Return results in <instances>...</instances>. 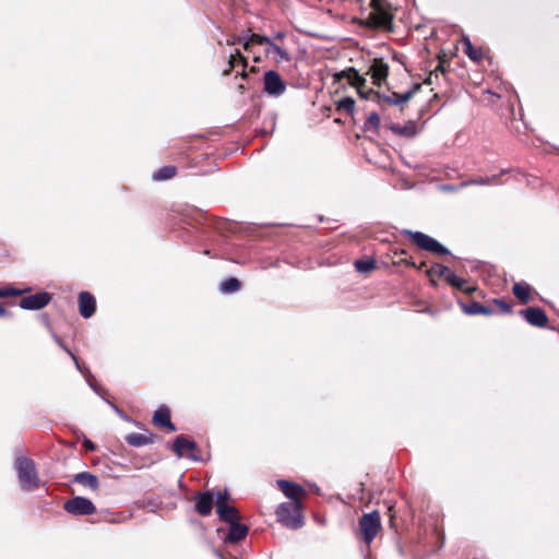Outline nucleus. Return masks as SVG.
I'll return each mask as SVG.
<instances>
[{
    "label": "nucleus",
    "instance_id": "21",
    "mask_svg": "<svg viewBox=\"0 0 559 559\" xmlns=\"http://www.w3.org/2000/svg\"><path fill=\"white\" fill-rule=\"evenodd\" d=\"M461 308L464 313L469 316H477V314H484V316H491L493 313V310L483 306L478 301H473L471 304H461Z\"/></svg>",
    "mask_w": 559,
    "mask_h": 559
},
{
    "label": "nucleus",
    "instance_id": "16",
    "mask_svg": "<svg viewBox=\"0 0 559 559\" xmlns=\"http://www.w3.org/2000/svg\"><path fill=\"white\" fill-rule=\"evenodd\" d=\"M216 507L217 514L222 521H225L229 524L239 521L238 511L227 502L219 501Z\"/></svg>",
    "mask_w": 559,
    "mask_h": 559
},
{
    "label": "nucleus",
    "instance_id": "9",
    "mask_svg": "<svg viewBox=\"0 0 559 559\" xmlns=\"http://www.w3.org/2000/svg\"><path fill=\"white\" fill-rule=\"evenodd\" d=\"M51 297L48 293H37L24 297L20 301V307L27 310H39L47 306Z\"/></svg>",
    "mask_w": 559,
    "mask_h": 559
},
{
    "label": "nucleus",
    "instance_id": "38",
    "mask_svg": "<svg viewBox=\"0 0 559 559\" xmlns=\"http://www.w3.org/2000/svg\"><path fill=\"white\" fill-rule=\"evenodd\" d=\"M493 302L499 307V309L503 312V313H509L511 312V307L509 304H507L506 301L501 300V299H495Z\"/></svg>",
    "mask_w": 559,
    "mask_h": 559
},
{
    "label": "nucleus",
    "instance_id": "28",
    "mask_svg": "<svg viewBox=\"0 0 559 559\" xmlns=\"http://www.w3.org/2000/svg\"><path fill=\"white\" fill-rule=\"evenodd\" d=\"M127 442L133 447H142L151 442V439L142 433H130L126 437Z\"/></svg>",
    "mask_w": 559,
    "mask_h": 559
},
{
    "label": "nucleus",
    "instance_id": "6",
    "mask_svg": "<svg viewBox=\"0 0 559 559\" xmlns=\"http://www.w3.org/2000/svg\"><path fill=\"white\" fill-rule=\"evenodd\" d=\"M264 91L270 96L278 97L285 90L286 84L280 76V74L273 70L264 73Z\"/></svg>",
    "mask_w": 559,
    "mask_h": 559
},
{
    "label": "nucleus",
    "instance_id": "13",
    "mask_svg": "<svg viewBox=\"0 0 559 559\" xmlns=\"http://www.w3.org/2000/svg\"><path fill=\"white\" fill-rule=\"evenodd\" d=\"M277 485L283 493L290 499L289 502H300V499L306 495L305 489L297 484L281 479Z\"/></svg>",
    "mask_w": 559,
    "mask_h": 559
},
{
    "label": "nucleus",
    "instance_id": "44",
    "mask_svg": "<svg viewBox=\"0 0 559 559\" xmlns=\"http://www.w3.org/2000/svg\"><path fill=\"white\" fill-rule=\"evenodd\" d=\"M274 38L275 39H283L284 38V34L283 33H277Z\"/></svg>",
    "mask_w": 559,
    "mask_h": 559
},
{
    "label": "nucleus",
    "instance_id": "42",
    "mask_svg": "<svg viewBox=\"0 0 559 559\" xmlns=\"http://www.w3.org/2000/svg\"><path fill=\"white\" fill-rule=\"evenodd\" d=\"M250 53H252V58H253V60H254L255 62H259V61L261 60L260 56H257V55L253 52V50H252V49H251V52H250Z\"/></svg>",
    "mask_w": 559,
    "mask_h": 559
},
{
    "label": "nucleus",
    "instance_id": "11",
    "mask_svg": "<svg viewBox=\"0 0 559 559\" xmlns=\"http://www.w3.org/2000/svg\"><path fill=\"white\" fill-rule=\"evenodd\" d=\"M271 41V39L266 36H262V35H259V34H249V35H245V36H241L237 39H233V40H227V44L228 45H236V44H241L243 49L247 51V52H251V48L254 44L257 45H266Z\"/></svg>",
    "mask_w": 559,
    "mask_h": 559
},
{
    "label": "nucleus",
    "instance_id": "33",
    "mask_svg": "<svg viewBox=\"0 0 559 559\" xmlns=\"http://www.w3.org/2000/svg\"><path fill=\"white\" fill-rule=\"evenodd\" d=\"M337 108L352 114L355 108V102L350 97H343L337 102Z\"/></svg>",
    "mask_w": 559,
    "mask_h": 559
},
{
    "label": "nucleus",
    "instance_id": "19",
    "mask_svg": "<svg viewBox=\"0 0 559 559\" xmlns=\"http://www.w3.org/2000/svg\"><path fill=\"white\" fill-rule=\"evenodd\" d=\"M153 421L156 425L167 427L171 431L176 430V427L170 421V412L166 406H160L155 411Z\"/></svg>",
    "mask_w": 559,
    "mask_h": 559
},
{
    "label": "nucleus",
    "instance_id": "17",
    "mask_svg": "<svg viewBox=\"0 0 559 559\" xmlns=\"http://www.w3.org/2000/svg\"><path fill=\"white\" fill-rule=\"evenodd\" d=\"M195 508L201 515H209L213 508V496L210 492L199 493L195 497Z\"/></svg>",
    "mask_w": 559,
    "mask_h": 559
},
{
    "label": "nucleus",
    "instance_id": "2",
    "mask_svg": "<svg viewBox=\"0 0 559 559\" xmlns=\"http://www.w3.org/2000/svg\"><path fill=\"white\" fill-rule=\"evenodd\" d=\"M301 502H284L276 509L278 522L289 528H299L304 525Z\"/></svg>",
    "mask_w": 559,
    "mask_h": 559
},
{
    "label": "nucleus",
    "instance_id": "1",
    "mask_svg": "<svg viewBox=\"0 0 559 559\" xmlns=\"http://www.w3.org/2000/svg\"><path fill=\"white\" fill-rule=\"evenodd\" d=\"M15 468L21 487L24 490H34L39 487V478L35 463L25 456L17 457Z\"/></svg>",
    "mask_w": 559,
    "mask_h": 559
},
{
    "label": "nucleus",
    "instance_id": "15",
    "mask_svg": "<svg viewBox=\"0 0 559 559\" xmlns=\"http://www.w3.org/2000/svg\"><path fill=\"white\" fill-rule=\"evenodd\" d=\"M80 314L83 318H90L96 310V301L93 295L87 292H82L79 296Z\"/></svg>",
    "mask_w": 559,
    "mask_h": 559
},
{
    "label": "nucleus",
    "instance_id": "37",
    "mask_svg": "<svg viewBox=\"0 0 559 559\" xmlns=\"http://www.w3.org/2000/svg\"><path fill=\"white\" fill-rule=\"evenodd\" d=\"M22 292L14 288H0V298L20 295Z\"/></svg>",
    "mask_w": 559,
    "mask_h": 559
},
{
    "label": "nucleus",
    "instance_id": "35",
    "mask_svg": "<svg viewBox=\"0 0 559 559\" xmlns=\"http://www.w3.org/2000/svg\"><path fill=\"white\" fill-rule=\"evenodd\" d=\"M56 341L70 355V357L73 359L76 369L80 372H82L83 374H85V371L82 369V367H81L76 356L64 344H62V342L58 337H56Z\"/></svg>",
    "mask_w": 559,
    "mask_h": 559
},
{
    "label": "nucleus",
    "instance_id": "10",
    "mask_svg": "<svg viewBox=\"0 0 559 559\" xmlns=\"http://www.w3.org/2000/svg\"><path fill=\"white\" fill-rule=\"evenodd\" d=\"M368 74H370L372 83L380 86L388 78L389 66L382 59H374L369 67Z\"/></svg>",
    "mask_w": 559,
    "mask_h": 559
},
{
    "label": "nucleus",
    "instance_id": "36",
    "mask_svg": "<svg viewBox=\"0 0 559 559\" xmlns=\"http://www.w3.org/2000/svg\"><path fill=\"white\" fill-rule=\"evenodd\" d=\"M367 122L373 128L378 129L380 126V116L377 112H371L368 116Z\"/></svg>",
    "mask_w": 559,
    "mask_h": 559
},
{
    "label": "nucleus",
    "instance_id": "41",
    "mask_svg": "<svg viewBox=\"0 0 559 559\" xmlns=\"http://www.w3.org/2000/svg\"><path fill=\"white\" fill-rule=\"evenodd\" d=\"M86 377V381L88 382L90 386L95 391L97 392V389L93 385V383L91 382L90 378L92 377V374L90 373V371H87V374H85Z\"/></svg>",
    "mask_w": 559,
    "mask_h": 559
},
{
    "label": "nucleus",
    "instance_id": "40",
    "mask_svg": "<svg viewBox=\"0 0 559 559\" xmlns=\"http://www.w3.org/2000/svg\"><path fill=\"white\" fill-rule=\"evenodd\" d=\"M227 498H228V493H227V491L218 492V493H217V503H218L219 501L227 502Z\"/></svg>",
    "mask_w": 559,
    "mask_h": 559
},
{
    "label": "nucleus",
    "instance_id": "24",
    "mask_svg": "<svg viewBox=\"0 0 559 559\" xmlns=\"http://www.w3.org/2000/svg\"><path fill=\"white\" fill-rule=\"evenodd\" d=\"M447 282L453 287L466 293L472 294L475 290V287L467 285L466 281L456 276L453 272L449 274Z\"/></svg>",
    "mask_w": 559,
    "mask_h": 559
},
{
    "label": "nucleus",
    "instance_id": "22",
    "mask_svg": "<svg viewBox=\"0 0 559 559\" xmlns=\"http://www.w3.org/2000/svg\"><path fill=\"white\" fill-rule=\"evenodd\" d=\"M228 64H229V68L227 70L224 71V74L227 75L233 69H236L238 67H241V76L245 78L246 76V72H245V69L247 67V60L246 58L241 55V52L239 50H236L235 53H230L229 56V60H228Z\"/></svg>",
    "mask_w": 559,
    "mask_h": 559
},
{
    "label": "nucleus",
    "instance_id": "4",
    "mask_svg": "<svg viewBox=\"0 0 559 559\" xmlns=\"http://www.w3.org/2000/svg\"><path fill=\"white\" fill-rule=\"evenodd\" d=\"M359 527L364 540L370 544L381 527L380 514L377 511L365 514L359 521Z\"/></svg>",
    "mask_w": 559,
    "mask_h": 559
},
{
    "label": "nucleus",
    "instance_id": "20",
    "mask_svg": "<svg viewBox=\"0 0 559 559\" xmlns=\"http://www.w3.org/2000/svg\"><path fill=\"white\" fill-rule=\"evenodd\" d=\"M248 534V527L243 524H240L238 521L230 524V528L228 535L226 537V542L228 543H237L243 539Z\"/></svg>",
    "mask_w": 559,
    "mask_h": 559
},
{
    "label": "nucleus",
    "instance_id": "39",
    "mask_svg": "<svg viewBox=\"0 0 559 559\" xmlns=\"http://www.w3.org/2000/svg\"><path fill=\"white\" fill-rule=\"evenodd\" d=\"M83 445H84V448H85L86 450H88V451H94V450H95V445H94V443H93L91 440H88V439H86V440L84 441Z\"/></svg>",
    "mask_w": 559,
    "mask_h": 559
},
{
    "label": "nucleus",
    "instance_id": "3",
    "mask_svg": "<svg viewBox=\"0 0 559 559\" xmlns=\"http://www.w3.org/2000/svg\"><path fill=\"white\" fill-rule=\"evenodd\" d=\"M404 234L407 235L420 249L437 254L449 253V250L444 246H442L439 241L424 233L404 230Z\"/></svg>",
    "mask_w": 559,
    "mask_h": 559
},
{
    "label": "nucleus",
    "instance_id": "12",
    "mask_svg": "<svg viewBox=\"0 0 559 559\" xmlns=\"http://www.w3.org/2000/svg\"><path fill=\"white\" fill-rule=\"evenodd\" d=\"M524 319L533 326L544 328L548 322V318L544 310L531 307L521 311Z\"/></svg>",
    "mask_w": 559,
    "mask_h": 559
},
{
    "label": "nucleus",
    "instance_id": "34",
    "mask_svg": "<svg viewBox=\"0 0 559 559\" xmlns=\"http://www.w3.org/2000/svg\"><path fill=\"white\" fill-rule=\"evenodd\" d=\"M392 130H394L396 133L405 135V136H414L416 133V128L413 123H409L408 126H405L403 128L396 126V127H393Z\"/></svg>",
    "mask_w": 559,
    "mask_h": 559
},
{
    "label": "nucleus",
    "instance_id": "26",
    "mask_svg": "<svg viewBox=\"0 0 559 559\" xmlns=\"http://www.w3.org/2000/svg\"><path fill=\"white\" fill-rule=\"evenodd\" d=\"M463 43L465 46L464 51L472 60L478 61L483 58L481 49L474 48L468 37H464Z\"/></svg>",
    "mask_w": 559,
    "mask_h": 559
},
{
    "label": "nucleus",
    "instance_id": "5",
    "mask_svg": "<svg viewBox=\"0 0 559 559\" xmlns=\"http://www.w3.org/2000/svg\"><path fill=\"white\" fill-rule=\"evenodd\" d=\"M64 510L74 515L93 514L96 510L94 503L84 497H74L64 503Z\"/></svg>",
    "mask_w": 559,
    "mask_h": 559
},
{
    "label": "nucleus",
    "instance_id": "30",
    "mask_svg": "<svg viewBox=\"0 0 559 559\" xmlns=\"http://www.w3.org/2000/svg\"><path fill=\"white\" fill-rule=\"evenodd\" d=\"M498 178H499L498 175L488 176V177H480V178H477V179H473V180H471L468 182H464L463 186H467V185H479V186L498 185L499 183Z\"/></svg>",
    "mask_w": 559,
    "mask_h": 559
},
{
    "label": "nucleus",
    "instance_id": "7",
    "mask_svg": "<svg viewBox=\"0 0 559 559\" xmlns=\"http://www.w3.org/2000/svg\"><path fill=\"white\" fill-rule=\"evenodd\" d=\"M340 76H346L350 85L355 86L360 97L369 99L371 95H374L372 90H366V79L359 74L355 69H348L347 71L341 72Z\"/></svg>",
    "mask_w": 559,
    "mask_h": 559
},
{
    "label": "nucleus",
    "instance_id": "31",
    "mask_svg": "<svg viewBox=\"0 0 559 559\" xmlns=\"http://www.w3.org/2000/svg\"><path fill=\"white\" fill-rule=\"evenodd\" d=\"M452 271L442 265V264H433L429 270H428V274L430 276H433V275H437V276H440V277H444V280L447 281L448 277H449V274H451Z\"/></svg>",
    "mask_w": 559,
    "mask_h": 559
},
{
    "label": "nucleus",
    "instance_id": "8",
    "mask_svg": "<svg viewBox=\"0 0 559 559\" xmlns=\"http://www.w3.org/2000/svg\"><path fill=\"white\" fill-rule=\"evenodd\" d=\"M197 444L192 440L179 436L176 438L174 442V451L177 453L178 456L182 457H189L191 460L198 461V456L194 454Z\"/></svg>",
    "mask_w": 559,
    "mask_h": 559
},
{
    "label": "nucleus",
    "instance_id": "23",
    "mask_svg": "<svg viewBox=\"0 0 559 559\" xmlns=\"http://www.w3.org/2000/svg\"><path fill=\"white\" fill-rule=\"evenodd\" d=\"M74 480L93 490H96L98 488V478L95 475L87 472L79 473L78 475H75Z\"/></svg>",
    "mask_w": 559,
    "mask_h": 559
},
{
    "label": "nucleus",
    "instance_id": "18",
    "mask_svg": "<svg viewBox=\"0 0 559 559\" xmlns=\"http://www.w3.org/2000/svg\"><path fill=\"white\" fill-rule=\"evenodd\" d=\"M265 52L272 56L274 61L277 63L287 62L290 60L288 51L281 46L274 44L272 40L267 44Z\"/></svg>",
    "mask_w": 559,
    "mask_h": 559
},
{
    "label": "nucleus",
    "instance_id": "29",
    "mask_svg": "<svg viewBox=\"0 0 559 559\" xmlns=\"http://www.w3.org/2000/svg\"><path fill=\"white\" fill-rule=\"evenodd\" d=\"M176 168L174 166H165L153 174L154 180H167L175 176Z\"/></svg>",
    "mask_w": 559,
    "mask_h": 559
},
{
    "label": "nucleus",
    "instance_id": "14",
    "mask_svg": "<svg viewBox=\"0 0 559 559\" xmlns=\"http://www.w3.org/2000/svg\"><path fill=\"white\" fill-rule=\"evenodd\" d=\"M419 90V85H416L414 88L403 93V94H399V93H392L391 95H381V94H376V97L378 98L379 102H384V103H388L390 105H402V104H405L406 102H408L414 93L416 91Z\"/></svg>",
    "mask_w": 559,
    "mask_h": 559
},
{
    "label": "nucleus",
    "instance_id": "25",
    "mask_svg": "<svg viewBox=\"0 0 559 559\" xmlns=\"http://www.w3.org/2000/svg\"><path fill=\"white\" fill-rule=\"evenodd\" d=\"M512 292L521 302L526 304L530 300L531 287L526 283H515Z\"/></svg>",
    "mask_w": 559,
    "mask_h": 559
},
{
    "label": "nucleus",
    "instance_id": "43",
    "mask_svg": "<svg viewBox=\"0 0 559 559\" xmlns=\"http://www.w3.org/2000/svg\"><path fill=\"white\" fill-rule=\"evenodd\" d=\"M7 314L5 309L0 305V317H3Z\"/></svg>",
    "mask_w": 559,
    "mask_h": 559
},
{
    "label": "nucleus",
    "instance_id": "32",
    "mask_svg": "<svg viewBox=\"0 0 559 559\" xmlns=\"http://www.w3.org/2000/svg\"><path fill=\"white\" fill-rule=\"evenodd\" d=\"M355 267L357 271H359L361 273H366L376 267V262L372 259L357 260L355 262Z\"/></svg>",
    "mask_w": 559,
    "mask_h": 559
},
{
    "label": "nucleus",
    "instance_id": "27",
    "mask_svg": "<svg viewBox=\"0 0 559 559\" xmlns=\"http://www.w3.org/2000/svg\"><path fill=\"white\" fill-rule=\"evenodd\" d=\"M221 292L224 294H231L240 289V282L236 277H229L222 282Z\"/></svg>",
    "mask_w": 559,
    "mask_h": 559
}]
</instances>
